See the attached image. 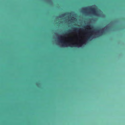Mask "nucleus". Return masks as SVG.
<instances>
[{
  "label": "nucleus",
  "mask_w": 125,
  "mask_h": 125,
  "mask_svg": "<svg viewBox=\"0 0 125 125\" xmlns=\"http://www.w3.org/2000/svg\"><path fill=\"white\" fill-rule=\"evenodd\" d=\"M107 26H105V28H106V29H107Z\"/></svg>",
  "instance_id": "1a4fd4ad"
},
{
  "label": "nucleus",
  "mask_w": 125,
  "mask_h": 125,
  "mask_svg": "<svg viewBox=\"0 0 125 125\" xmlns=\"http://www.w3.org/2000/svg\"><path fill=\"white\" fill-rule=\"evenodd\" d=\"M92 37V34H88L87 36V38L86 39L87 40H89Z\"/></svg>",
  "instance_id": "39448f33"
},
{
  "label": "nucleus",
  "mask_w": 125,
  "mask_h": 125,
  "mask_svg": "<svg viewBox=\"0 0 125 125\" xmlns=\"http://www.w3.org/2000/svg\"><path fill=\"white\" fill-rule=\"evenodd\" d=\"M93 6H91L90 7V10L91 12L93 14L95 15H97V12L95 9L94 8H92Z\"/></svg>",
  "instance_id": "f03ea898"
},
{
  "label": "nucleus",
  "mask_w": 125,
  "mask_h": 125,
  "mask_svg": "<svg viewBox=\"0 0 125 125\" xmlns=\"http://www.w3.org/2000/svg\"><path fill=\"white\" fill-rule=\"evenodd\" d=\"M69 32H71V30H69L68 31Z\"/></svg>",
  "instance_id": "9d476101"
},
{
  "label": "nucleus",
  "mask_w": 125,
  "mask_h": 125,
  "mask_svg": "<svg viewBox=\"0 0 125 125\" xmlns=\"http://www.w3.org/2000/svg\"><path fill=\"white\" fill-rule=\"evenodd\" d=\"M59 42L62 43H63L62 46H69L71 47H72L73 46H74L75 47H81L82 45L84 44L86 42V40H82L81 41L80 43H74L71 44H69L68 43L65 42H63V41L62 40H60Z\"/></svg>",
  "instance_id": "f257e3e1"
},
{
  "label": "nucleus",
  "mask_w": 125,
  "mask_h": 125,
  "mask_svg": "<svg viewBox=\"0 0 125 125\" xmlns=\"http://www.w3.org/2000/svg\"><path fill=\"white\" fill-rule=\"evenodd\" d=\"M95 30L97 32L100 33L101 35H103L104 33V30L103 29H102L100 30L97 29H96Z\"/></svg>",
  "instance_id": "7ed1b4c3"
},
{
  "label": "nucleus",
  "mask_w": 125,
  "mask_h": 125,
  "mask_svg": "<svg viewBox=\"0 0 125 125\" xmlns=\"http://www.w3.org/2000/svg\"><path fill=\"white\" fill-rule=\"evenodd\" d=\"M68 14H69V15H71V13H69V12L66 13H64L63 14H62L61 15H60L59 17H63L64 16H65V15H67Z\"/></svg>",
  "instance_id": "20e7f679"
},
{
  "label": "nucleus",
  "mask_w": 125,
  "mask_h": 125,
  "mask_svg": "<svg viewBox=\"0 0 125 125\" xmlns=\"http://www.w3.org/2000/svg\"><path fill=\"white\" fill-rule=\"evenodd\" d=\"M78 28H73V31H75L76 32H77Z\"/></svg>",
  "instance_id": "423d86ee"
},
{
  "label": "nucleus",
  "mask_w": 125,
  "mask_h": 125,
  "mask_svg": "<svg viewBox=\"0 0 125 125\" xmlns=\"http://www.w3.org/2000/svg\"><path fill=\"white\" fill-rule=\"evenodd\" d=\"M64 35L65 36H66L67 35V34L66 33L64 34Z\"/></svg>",
  "instance_id": "6e6552de"
},
{
  "label": "nucleus",
  "mask_w": 125,
  "mask_h": 125,
  "mask_svg": "<svg viewBox=\"0 0 125 125\" xmlns=\"http://www.w3.org/2000/svg\"><path fill=\"white\" fill-rule=\"evenodd\" d=\"M60 38H62V37L61 36V37H60Z\"/></svg>",
  "instance_id": "9b49d317"
},
{
  "label": "nucleus",
  "mask_w": 125,
  "mask_h": 125,
  "mask_svg": "<svg viewBox=\"0 0 125 125\" xmlns=\"http://www.w3.org/2000/svg\"><path fill=\"white\" fill-rule=\"evenodd\" d=\"M87 26L88 27H89V26Z\"/></svg>",
  "instance_id": "f8f14e48"
},
{
  "label": "nucleus",
  "mask_w": 125,
  "mask_h": 125,
  "mask_svg": "<svg viewBox=\"0 0 125 125\" xmlns=\"http://www.w3.org/2000/svg\"><path fill=\"white\" fill-rule=\"evenodd\" d=\"M88 8V7H85L84 9H83V10H87Z\"/></svg>",
  "instance_id": "0eeeda50"
}]
</instances>
